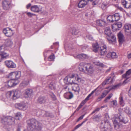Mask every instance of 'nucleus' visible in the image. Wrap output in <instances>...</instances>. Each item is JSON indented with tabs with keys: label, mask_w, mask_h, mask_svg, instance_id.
I'll return each mask as SVG.
<instances>
[{
	"label": "nucleus",
	"mask_w": 131,
	"mask_h": 131,
	"mask_svg": "<svg viewBox=\"0 0 131 131\" xmlns=\"http://www.w3.org/2000/svg\"><path fill=\"white\" fill-rule=\"evenodd\" d=\"M10 79V80L8 81L5 85L6 87L7 88H9L13 87L17 84L19 83V81L18 80L13 78H8Z\"/></svg>",
	"instance_id": "9"
},
{
	"label": "nucleus",
	"mask_w": 131,
	"mask_h": 131,
	"mask_svg": "<svg viewBox=\"0 0 131 131\" xmlns=\"http://www.w3.org/2000/svg\"><path fill=\"white\" fill-rule=\"evenodd\" d=\"M14 73L15 74H21V72L20 71H16L10 73L9 74H12Z\"/></svg>",
	"instance_id": "52"
},
{
	"label": "nucleus",
	"mask_w": 131,
	"mask_h": 131,
	"mask_svg": "<svg viewBox=\"0 0 131 131\" xmlns=\"http://www.w3.org/2000/svg\"><path fill=\"white\" fill-rule=\"evenodd\" d=\"M125 111L126 113L127 114H129L130 113V112L128 108H126L125 109Z\"/></svg>",
	"instance_id": "51"
},
{
	"label": "nucleus",
	"mask_w": 131,
	"mask_h": 131,
	"mask_svg": "<svg viewBox=\"0 0 131 131\" xmlns=\"http://www.w3.org/2000/svg\"><path fill=\"white\" fill-rule=\"evenodd\" d=\"M113 79L110 77H107L106 80L102 83V85L104 86L105 85L108 84L110 83H111L113 81Z\"/></svg>",
	"instance_id": "24"
},
{
	"label": "nucleus",
	"mask_w": 131,
	"mask_h": 131,
	"mask_svg": "<svg viewBox=\"0 0 131 131\" xmlns=\"http://www.w3.org/2000/svg\"><path fill=\"white\" fill-rule=\"evenodd\" d=\"M33 91L32 90L27 89L25 90V96L26 97H30L32 95Z\"/></svg>",
	"instance_id": "22"
},
{
	"label": "nucleus",
	"mask_w": 131,
	"mask_h": 131,
	"mask_svg": "<svg viewBox=\"0 0 131 131\" xmlns=\"http://www.w3.org/2000/svg\"><path fill=\"white\" fill-rule=\"evenodd\" d=\"M127 57L128 58H131V53L128 55Z\"/></svg>",
	"instance_id": "64"
},
{
	"label": "nucleus",
	"mask_w": 131,
	"mask_h": 131,
	"mask_svg": "<svg viewBox=\"0 0 131 131\" xmlns=\"http://www.w3.org/2000/svg\"><path fill=\"white\" fill-rule=\"evenodd\" d=\"M119 104L121 106H123L125 105V102L123 100L122 94H121L119 98Z\"/></svg>",
	"instance_id": "31"
},
{
	"label": "nucleus",
	"mask_w": 131,
	"mask_h": 131,
	"mask_svg": "<svg viewBox=\"0 0 131 131\" xmlns=\"http://www.w3.org/2000/svg\"><path fill=\"white\" fill-rule=\"evenodd\" d=\"M85 115V114L82 115L77 120V122H78L79 121L82 119H83V118L84 117V116Z\"/></svg>",
	"instance_id": "50"
},
{
	"label": "nucleus",
	"mask_w": 131,
	"mask_h": 131,
	"mask_svg": "<svg viewBox=\"0 0 131 131\" xmlns=\"http://www.w3.org/2000/svg\"><path fill=\"white\" fill-rule=\"evenodd\" d=\"M50 96L53 100H55L57 99L56 96L54 94L52 93L50 95Z\"/></svg>",
	"instance_id": "44"
},
{
	"label": "nucleus",
	"mask_w": 131,
	"mask_h": 131,
	"mask_svg": "<svg viewBox=\"0 0 131 131\" xmlns=\"http://www.w3.org/2000/svg\"><path fill=\"white\" fill-rule=\"evenodd\" d=\"M86 102L84 100L82 101L79 105L80 106V107H82L84 105Z\"/></svg>",
	"instance_id": "48"
},
{
	"label": "nucleus",
	"mask_w": 131,
	"mask_h": 131,
	"mask_svg": "<svg viewBox=\"0 0 131 131\" xmlns=\"http://www.w3.org/2000/svg\"><path fill=\"white\" fill-rule=\"evenodd\" d=\"M89 1L92 2V4L93 5H96L98 2V1L97 0H81L78 3V7L79 8L83 7L87 4Z\"/></svg>",
	"instance_id": "8"
},
{
	"label": "nucleus",
	"mask_w": 131,
	"mask_h": 131,
	"mask_svg": "<svg viewBox=\"0 0 131 131\" xmlns=\"http://www.w3.org/2000/svg\"><path fill=\"white\" fill-rule=\"evenodd\" d=\"M6 96L8 99L11 98L13 100H16L20 97V92L17 90L8 91L6 93Z\"/></svg>",
	"instance_id": "2"
},
{
	"label": "nucleus",
	"mask_w": 131,
	"mask_h": 131,
	"mask_svg": "<svg viewBox=\"0 0 131 131\" xmlns=\"http://www.w3.org/2000/svg\"><path fill=\"white\" fill-rule=\"evenodd\" d=\"M96 24L100 26L105 27L107 25V23L104 19H99L97 20Z\"/></svg>",
	"instance_id": "20"
},
{
	"label": "nucleus",
	"mask_w": 131,
	"mask_h": 131,
	"mask_svg": "<svg viewBox=\"0 0 131 131\" xmlns=\"http://www.w3.org/2000/svg\"><path fill=\"white\" fill-rule=\"evenodd\" d=\"M15 77L16 79L17 80L18 79L21 78V74H8L7 76V78H9L10 77L11 79L14 78V77Z\"/></svg>",
	"instance_id": "28"
},
{
	"label": "nucleus",
	"mask_w": 131,
	"mask_h": 131,
	"mask_svg": "<svg viewBox=\"0 0 131 131\" xmlns=\"http://www.w3.org/2000/svg\"><path fill=\"white\" fill-rule=\"evenodd\" d=\"M125 34L128 36H131V25L126 24L124 27Z\"/></svg>",
	"instance_id": "12"
},
{
	"label": "nucleus",
	"mask_w": 131,
	"mask_h": 131,
	"mask_svg": "<svg viewBox=\"0 0 131 131\" xmlns=\"http://www.w3.org/2000/svg\"><path fill=\"white\" fill-rule=\"evenodd\" d=\"M27 15H28V16L30 17H31L33 16L34 15V14H32L30 12H27Z\"/></svg>",
	"instance_id": "55"
},
{
	"label": "nucleus",
	"mask_w": 131,
	"mask_h": 131,
	"mask_svg": "<svg viewBox=\"0 0 131 131\" xmlns=\"http://www.w3.org/2000/svg\"><path fill=\"white\" fill-rule=\"evenodd\" d=\"M129 95L131 97V85L129 91Z\"/></svg>",
	"instance_id": "63"
},
{
	"label": "nucleus",
	"mask_w": 131,
	"mask_h": 131,
	"mask_svg": "<svg viewBox=\"0 0 131 131\" xmlns=\"http://www.w3.org/2000/svg\"><path fill=\"white\" fill-rule=\"evenodd\" d=\"M102 131H112V128L108 120L104 121V122H101L100 127Z\"/></svg>",
	"instance_id": "5"
},
{
	"label": "nucleus",
	"mask_w": 131,
	"mask_h": 131,
	"mask_svg": "<svg viewBox=\"0 0 131 131\" xmlns=\"http://www.w3.org/2000/svg\"><path fill=\"white\" fill-rule=\"evenodd\" d=\"M79 69L81 71H83L84 70L83 67H79Z\"/></svg>",
	"instance_id": "61"
},
{
	"label": "nucleus",
	"mask_w": 131,
	"mask_h": 131,
	"mask_svg": "<svg viewBox=\"0 0 131 131\" xmlns=\"http://www.w3.org/2000/svg\"><path fill=\"white\" fill-rule=\"evenodd\" d=\"M47 99L43 96H40L37 100L38 102L41 104L45 103L47 102Z\"/></svg>",
	"instance_id": "21"
},
{
	"label": "nucleus",
	"mask_w": 131,
	"mask_h": 131,
	"mask_svg": "<svg viewBox=\"0 0 131 131\" xmlns=\"http://www.w3.org/2000/svg\"><path fill=\"white\" fill-rule=\"evenodd\" d=\"M29 83L28 81H24L20 84V86L24 87L29 84Z\"/></svg>",
	"instance_id": "35"
},
{
	"label": "nucleus",
	"mask_w": 131,
	"mask_h": 131,
	"mask_svg": "<svg viewBox=\"0 0 131 131\" xmlns=\"http://www.w3.org/2000/svg\"><path fill=\"white\" fill-rule=\"evenodd\" d=\"M120 18V15L118 13H115L114 15H110L107 17V20L111 22H113L114 21L119 20Z\"/></svg>",
	"instance_id": "10"
},
{
	"label": "nucleus",
	"mask_w": 131,
	"mask_h": 131,
	"mask_svg": "<svg viewBox=\"0 0 131 131\" xmlns=\"http://www.w3.org/2000/svg\"><path fill=\"white\" fill-rule=\"evenodd\" d=\"M87 66L85 67L86 70L89 72L92 71L93 70L92 66L90 63H87Z\"/></svg>",
	"instance_id": "32"
},
{
	"label": "nucleus",
	"mask_w": 131,
	"mask_h": 131,
	"mask_svg": "<svg viewBox=\"0 0 131 131\" xmlns=\"http://www.w3.org/2000/svg\"><path fill=\"white\" fill-rule=\"evenodd\" d=\"M0 55L1 56V58L3 59L6 58L9 56L8 54L4 52L0 54Z\"/></svg>",
	"instance_id": "37"
},
{
	"label": "nucleus",
	"mask_w": 131,
	"mask_h": 131,
	"mask_svg": "<svg viewBox=\"0 0 131 131\" xmlns=\"http://www.w3.org/2000/svg\"><path fill=\"white\" fill-rule=\"evenodd\" d=\"M15 119L11 116L3 118L1 120V122L3 124L12 125L15 123Z\"/></svg>",
	"instance_id": "7"
},
{
	"label": "nucleus",
	"mask_w": 131,
	"mask_h": 131,
	"mask_svg": "<svg viewBox=\"0 0 131 131\" xmlns=\"http://www.w3.org/2000/svg\"><path fill=\"white\" fill-rule=\"evenodd\" d=\"M2 6L4 9L7 10L10 7V3L7 0L4 1L2 3Z\"/></svg>",
	"instance_id": "15"
},
{
	"label": "nucleus",
	"mask_w": 131,
	"mask_h": 131,
	"mask_svg": "<svg viewBox=\"0 0 131 131\" xmlns=\"http://www.w3.org/2000/svg\"><path fill=\"white\" fill-rule=\"evenodd\" d=\"M93 63L94 64L101 67H103L104 66V65L102 63H100L99 61H94Z\"/></svg>",
	"instance_id": "36"
},
{
	"label": "nucleus",
	"mask_w": 131,
	"mask_h": 131,
	"mask_svg": "<svg viewBox=\"0 0 131 131\" xmlns=\"http://www.w3.org/2000/svg\"><path fill=\"white\" fill-rule=\"evenodd\" d=\"M54 58L55 57L53 54L50 56L48 58V60L49 61H53L54 60Z\"/></svg>",
	"instance_id": "41"
},
{
	"label": "nucleus",
	"mask_w": 131,
	"mask_h": 131,
	"mask_svg": "<svg viewBox=\"0 0 131 131\" xmlns=\"http://www.w3.org/2000/svg\"><path fill=\"white\" fill-rule=\"evenodd\" d=\"M5 43L6 46L9 47L12 45L13 42L10 39H7L5 40Z\"/></svg>",
	"instance_id": "29"
},
{
	"label": "nucleus",
	"mask_w": 131,
	"mask_h": 131,
	"mask_svg": "<svg viewBox=\"0 0 131 131\" xmlns=\"http://www.w3.org/2000/svg\"><path fill=\"white\" fill-rule=\"evenodd\" d=\"M105 34L107 36V39L110 43H112L116 41V37L111 32L109 27H107L105 29Z\"/></svg>",
	"instance_id": "3"
},
{
	"label": "nucleus",
	"mask_w": 131,
	"mask_h": 131,
	"mask_svg": "<svg viewBox=\"0 0 131 131\" xmlns=\"http://www.w3.org/2000/svg\"><path fill=\"white\" fill-rule=\"evenodd\" d=\"M31 6V4H30V3H29L27 5H26V8H27V9H28L29 8V7Z\"/></svg>",
	"instance_id": "60"
},
{
	"label": "nucleus",
	"mask_w": 131,
	"mask_h": 131,
	"mask_svg": "<svg viewBox=\"0 0 131 131\" xmlns=\"http://www.w3.org/2000/svg\"><path fill=\"white\" fill-rule=\"evenodd\" d=\"M31 11L36 12H38L41 11V8H39L38 6L35 5L32 6L31 8Z\"/></svg>",
	"instance_id": "23"
},
{
	"label": "nucleus",
	"mask_w": 131,
	"mask_h": 131,
	"mask_svg": "<svg viewBox=\"0 0 131 131\" xmlns=\"http://www.w3.org/2000/svg\"><path fill=\"white\" fill-rule=\"evenodd\" d=\"M77 58L79 59H86L88 58V56L87 55L84 54H78L77 56Z\"/></svg>",
	"instance_id": "34"
},
{
	"label": "nucleus",
	"mask_w": 131,
	"mask_h": 131,
	"mask_svg": "<svg viewBox=\"0 0 131 131\" xmlns=\"http://www.w3.org/2000/svg\"><path fill=\"white\" fill-rule=\"evenodd\" d=\"M71 84H72V90L76 92L77 94H79L80 91V88L78 85L77 83L74 82H72Z\"/></svg>",
	"instance_id": "17"
},
{
	"label": "nucleus",
	"mask_w": 131,
	"mask_h": 131,
	"mask_svg": "<svg viewBox=\"0 0 131 131\" xmlns=\"http://www.w3.org/2000/svg\"><path fill=\"white\" fill-rule=\"evenodd\" d=\"M5 63V65L9 68H14L16 67V64L12 61H6Z\"/></svg>",
	"instance_id": "18"
},
{
	"label": "nucleus",
	"mask_w": 131,
	"mask_h": 131,
	"mask_svg": "<svg viewBox=\"0 0 131 131\" xmlns=\"http://www.w3.org/2000/svg\"><path fill=\"white\" fill-rule=\"evenodd\" d=\"M120 117L121 116H119L117 115H115L112 118V121L114 124V128L115 129H117L119 127L118 122H122L124 123H126L128 122V120H127L126 121H124L125 119H121Z\"/></svg>",
	"instance_id": "4"
},
{
	"label": "nucleus",
	"mask_w": 131,
	"mask_h": 131,
	"mask_svg": "<svg viewBox=\"0 0 131 131\" xmlns=\"http://www.w3.org/2000/svg\"><path fill=\"white\" fill-rule=\"evenodd\" d=\"M111 53H112L111 54V58L113 59L117 57V56L116 55V53L115 52H111Z\"/></svg>",
	"instance_id": "39"
},
{
	"label": "nucleus",
	"mask_w": 131,
	"mask_h": 131,
	"mask_svg": "<svg viewBox=\"0 0 131 131\" xmlns=\"http://www.w3.org/2000/svg\"><path fill=\"white\" fill-rule=\"evenodd\" d=\"M101 7L103 9H105L107 7V5L106 4H102L101 5Z\"/></svg>",
	"instance_id": "49"
},
{
	"label": "nucleus",
	"mask_w": 131,
	"mask_h": 131,
	"mask_svg": "<svg viewBox=\"0 0 131 131\" xmlns=\"http://www.w3.org/2000/svg\"><path fill=\"white\" fill-rule=\"evenodd\" d=\"M16 105L18 106L17 108L20 110L25 111L27 108V104L23 102L18 103Z\"/></svg>",
	"instance_id": "14"
},
{
	"label": "nucleus",
	"mask_w": 131,
	"mask_h": 131,
	"mask_svg": "<svg viewBox=\"0 0 131 131\" xmlns=\"http://www.w3.org/2000/svg\"><path fill=\"white\" fill-rule=\"evenodd\" d=\"M86 37L87 38L90 40H92L93 39V37L91 35H88L86 36Z\"/></svg>",
	"instance_id": "47"
},
{
	"label": "nucleus",
	"mask_w": 131,
	"mask_h": 131,
	"mask_svg": "<svg viewBox=\"0 0 131 131\" xmlns=\"http://www.w3.org/2000/svg\"><path fill=\"white\" fill-rule=\"evenodd\" d=\"M121 3L125 8H131V0H122Z\"/></svg>",
	"instance_id": "13"
},
{
	"label": "nucleus",
	"mask_w": 131,
	"mask_h": 131,
	"mask_svg": "<svg viewBox=\"0 0 131 131\" xmlns=\"http://www.w3.org/2000/svg\"><path fill=\"white\" fill-rule=\"evenodd\" d=\"M113 105H116L117 104V101H116L113 100Z\"/></svg>",
	"instance_id": "62"
},
{
	"label": "nucleus",
	"mask_w": 131,
	"mask_h": 131,
	"mask_svg": "<svg viewBox=\"0 0 131 131\" xmlns=\"http://www.w3.org/2000/svg\"><path fill=\"white\" fill-rule=\"evenodd\" d=\"M112 53L111 52H108L106 55V57L108 58H111Z\"/></svg>",
	"instance_id": "53"
},
{
	"label": "nucleus",
	"mask_w": 131,
	"mask_h": 131,
	"mask_svg": "<svg viewBox=\"0 0 131 131\" xmlns=\"http://www.w3.org/2000/svg\"><path fill=\"white\" fill-rule=\"evenodd\" d=\"M21 115L19 112H17L15 115V116L16 118L18 117V118H17L18 119H19V118L20 117H21Z\"/></svg>",
	"instance_id": "42"
},
{
	"label": "nucleus",
	"mask_w": 131,
	"mask_h": 131,
	"mask_svg": "<svg viewBox=\"0 0 131 131\" xmlns=\"http://www.w3.org/2000/svg\"><path fill=\"white\" fill-rule=\"evenodd\" d=\"M88 47V46L86 45H82L81 46V48L83 51H84L85 49H86V48Z\"/></svg>",
	"instance_id": "45"
},
{
	"label": "nucleus",
	"mask_w": 131,
	"mask_h": 131,
	"mask_svg": "<svg viewBox=\"0 0 131 131\" xmlns=\"http://www.w3.org/2000/svg\"><path fill=\"white\" fill-rule=\"evenodd\" d=\"M64 96L66 99H70L73 97V94L72 92H69L64 93Z\"/></svg>",
	"instance_id": "25"
},
{
	"label": "nucleus",
	"mask_w": 131,
	"mask_h": 131,
	"mask_svg": "<svg viewBox=\"0 0 131 131\" xmlns=\"http://www.w3.org/2000/svg\"><path fill=\"white\" fill-rule=\"evenodd\" d=\"M5 46H0V54L3 52L5 50Z\"/></svg>",
	"instance_id": "40"
},
{
	"label": "nucleus",
	"mask_w": 131,
	"mask_h": 131,
	"mask_svg": "<svg viewBox=\"0 0 131 131\" xmlns=\"http://www.w3.org/2000/svg\"><path fill=\"white\" fill-rule=\"evenodd\" d=\"M122 24L121 22H117L113 24L111 26L112 29L114 31L119 30L122 26Z\"/></svg>",
	"instance_id": "16"
},
{
	"label": "nucleus",
	"mask_w": 131,
	"mask_h": 131,
	"mask_svg": "<svg viewBox=\"0 0 131 131\" xmlns=\"http://www.w3.org/2000/svg\"><path fill=\"white\" fill-rule=\"evenodd\" d=\"M131 69L128 70L127 71L125 74H131Z\"/></svg>",
	"instance_id": "59"
},
{
	"label": "nucleus",
	"mask_w": 131,
	"mask_h": 131,
	"mask_svg": "<svg viewBox=\"0 0 131 131\" xmlns=\"http://www.w3.org/2000/svg\"><path fill=\"white\" fill-rule=\"evenodd\" d=\"M122 76L123 78L126 79L124 81L123 83H126L129 81V80H127V79L129 78H131V74H123Z\"/></svg>",
	"instance_id": "27"
},
{
	"label": "nucleus",
	"mask_w": 131,
	"mask_h": 131,
	"mask_svg": "<svg viewBox=\"0 0 131 131\" xmlns=\"http://www.w3.org/2000/svg\"><path fill=\"white\" fill-rule=\"evenodd\" d=\"M100 109V108H96L94 110V111H93L92 112L91 114H93L95 112H98V111H99V110Z\"/></svg>",
	"instance_id": "56"
},
{
	"label": "nucleus",
	"mask_w": 131,
	"mask_h": 131,
	"mask_svg": "<svg viewBox=\"0 0 131 131\" xmlns=\"http://www.w3.org/2000/svg\"><path fill=\"white\" fill-rule=\"evenodd\" d=\"M109 91H108V90L104 91L102 93L101 95V98H103L105 97L109 92Z\"/></svg>",
	"instance_id": "38"
},
{
	"label": "nucleus",
	"mask_w": 131,
	"mask_h": 131,
	"mask_svg": "<svg viewBox=\"0 0 131 131\" xmlns=\"http://www.w3.org/2000/svg\"><path fill=\"white\" fill-rule=\"evenodd\" d=\"M93 51L96 52H97L99 49V46L98 44L96 43L93 45Z\"/></svg>",
	"instance_id": "33"
},
{
	"label": "nucleus",
	"mask_w": 131,
	"mask_h": 131,
	"mask_svg": "<svg viewBox=\"0 0 131 131\" xmlns=\"http://www.w3.org/2000/svg\"><path fill=\"white\" fill-rule=\"evenodd\" d=\"M27 128L28 130H41V124L36 119L32 118L27 121Z\"/></svg>",
	"instance_id": "1"
},
{
	"label": "nucleus",
	"mask_w": 131,
	"mask_h": 131,
	"mask_svg": "<svg viewBox=\"0 0 131 131\" xmlns=\"http://www.w3.org/2000/svg\"><path fill=\"white\" fill-rule=\"evenodd\" d=\"M121 83H119L116 85L112 86L108 88H107L106 89H109L110 90H115L118 88L119 86H121Z\"/></svg>",
	"instance_id": "30"
},
{
	"label": "nucleus",
	"mask_w": 131,
	"mask_h": 131,
	"mask_svg": "<svg viewBox=\"0 0 131 131\" xmlns=\"http://www.w3.org/2000/svg\"><path fill=\"white\" fill-rule=\"evenodd\" d=\"M3 32L6 36L8 37L12 36L14 34L13 30L9 27L4 28L3 30Z\"/></svg>",
	"instance_id": "11"
},
{
	"label": "nucleus",
	"mask_w": 131,
	"mask_h": 131,
	"mask_svg": "<svg viewBox=\"0 0 131 131\" xmlns=\"http://www.w3.org/2000/svg\"><path fill=\"white\" fill-rule=\"evenodd\" d=\"M113 94L112 93L110 94L109 96H108L106 98L108 100H109L111 97L113 96Z\"/></svg>",
	"instance_id": "58"
},
{
	"label": "nucleus",
	"mask_w": 131,
	"mask_h": 131,
	"mask_svg": "<svg viewBox=\"0 0 131 131\" xmlns=\"http://www.w3.org/2000/svg\"><path fill=\"white\" fill-rule=\"evenodd\" d=\"M83 124L82 123L81 124H78V125H77L75 126V127L74 129H78V128H79Z\"/></svg>",
	"instance_id": "54"
},
{
	"label": "nucleus",
	"mask_w": 131,
	"mask_h": 131,
	"mask_svg": "<svg viewBox=\"0 0 131 131\" xmlns=\"http://www.w3.org/2000/svg\"><path fill=\"white\" fill-rule=\"evenodd\" d=\"M71 78L73 79H74V81H77L78 82L80 81L81 80V78L79 77L78 74H69L64 79V80L67 82L66 83L67 84L70 83V81Z\"/></svg>",
	"instance_id": "6"
},
{
	"label": "nucleus",
	"mask_w": 131,
	"mask_h": 131,
	"mask_svg": "<svg viewBox=\"0 0 131 131\" xmlns=\"http://www.w3.org/2000/svg\"><path fill=\"white\" fill-rule=\"evenodd\" d=\"M85 65V63H84L81 62L80 63L79 67H82L84 68V66Z\"/></svg>",
	"instance_id": "57"
},
{
	"label": "nucleus",
	"mask_w": 131,
	"mask_h": 131,
	"mask_svg": "<svg viewBox=\"0 0 131 131\" xmlns=\"http://www.w3.org/2000/svg\"><path fill=\"white\" fill-rule=\"evenodd\" d=\"M119 41L120 43H122L124 41V38L123 34L119 32L118 35Z\"/></svg>",
	"instance_id": "26"
},
{
	"label": "nucleus",
	"mask_w": 131,
	"mask_h": 131,
	"mask_svg": "<svg viewBox=\"0 0 131 131\" xmlns=\"http://www.w3.org/2000/svg\"><path fill=\"white\" fill-rule=\"evenodd\" d=\"M78 30H73L72 34L73 35H76L78 34Z\"/></svg>",
	"instance_id": "43"
},
{
	"label": "nucleus",
	"mask_w": 131,
	"mask_h": 131,
	"mask_svg": "<svg viewBox=\"0 0 131 131\" xmlns=\"http://www.w3.org/2000/svg\"><path fill=\"white\" fill-rule=\"evenodd\" d=\"M100 53L101 55H104L107 52V47L106 45L102 44L100 47Z\"/></svg>",
	"instance_id": "19"
},
{
	"label": "nucleus",
	"mask_w": 131,
	"mask_h": 131,
	"mask_svg": "<svg viewBox=\"0 0 131 131\" xmlns=\"http://www.w3.org/2000/svg\"><path fill=\"white\" fill-rule=\"evenodd\" d=\"M49 87L52 90L55 89V86L53 85V84L51 83L49 84Z\"/></svg>",
	"instance_id": "46"
}]
</instances>
